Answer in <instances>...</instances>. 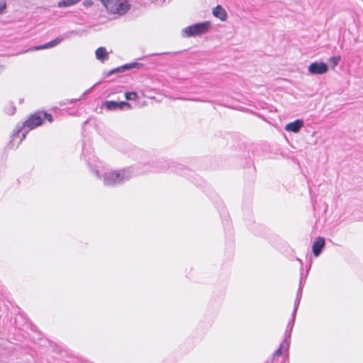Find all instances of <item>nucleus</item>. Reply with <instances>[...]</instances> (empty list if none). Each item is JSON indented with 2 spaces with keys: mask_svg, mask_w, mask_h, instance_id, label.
Masks as SVG:
<instances>
[{
  "mask_svg": "<svg viewBox=\"0 0 363 363\" xmlns=\"http://www.w3.org/2000/svg\"><path fill=\"white\" fill-rule=\"evenodd\" d=\"M43 118L48 120L50 123L53 121L51 114L48 113L36 112L31 115L28 120L23 123L18 124L11 135V143L18 138L21 133H22V136L18 142L19 144L23 139H25L28 130L34 129L43 123Z\"/></svg>",
  "mask_w": 363,
  "mask_h": 363,
  "instance_id": "f257e3e1",
  "label": "nucleus"
},
{
  "mask_svg": "<svg viewBox=\"0 0 363 363\" xmlns=\"http://www.w3.org/2000/svg\"><path fill=\"white\" fill-rule=\"evenodd\" d=\"M110 14L122 16L130 9L131 5L128 0H99Z\"/></svg>",
  "mask_w": 363,
  "mask_h": 363,
  "instance_id": "f03ea898",
  "label": "nucleus"
},
{
  "mask_svg": "<svg viewBox=\"0 0 363 363\" xmlns=\"http://www.w3.org/2000/svg\"><path fill=\"white\" fill-rule=\"evenodd\" d=\"M131 177L132 174L129 169H121L105 172L103 175V181L104 184L106 186H113L121 184Z\"/></svg>",
  "mask_w": 363,
  "mask_h": 363,
  "instance_id": "7ed1b4c3",
  "label": "nucleus"
},
{
  "mask_svg": "<svg viewBox=\"0 0 363 363\" xmlns=\"http://www.w3.org/2000/svg\"><path fill=\"white\" fill-rule=\"evenodd\" d=\"M86 30H72L70 31H68L67 33H63L62 35L56 38L55 39L51 40L49 43H47L43 45L36 46L33 48H31L30 50H38L42 49H48L52 47H55V45H58L60 43H61L63 40L67 39L74 36H82L83 34L86 33Z\"/></svg>",
  "mask_w": 363,
  "mask_h": 363,
  "instance_id": "20e7f679",
  "label": "nucleus"
},
{
  "mask_svg": "<svg viewBox=\"0 0 363 363\" xmlns=\"http://www.w3.org/2000/svg\"><path fill=\"white\" fill-rule=\"evenodd\" d=\"M211 24H193L182 30V35L184 38L194 37L207 33Z\"/></svg>",
  "mask_w": 363,
  "mask_h": 363,
  "instance_id": "39448f33",
  "label": "nucleus"
},
{
  "mask_svg": "<svg viewBox=\"0 0 363 363\" xmlns=\"http://www.w3.org/2000/svg\"><path fill=\"white\" fill-rule=\"evenodd\" d=\"M102 106L108 111L128 110L131 108V105L126 101H105L102 103Z\"/></svg>",
  "mask_w": 363,
  "mask_h": 363,
  "instance_id": "423d86ee",
  "label": "nucleus"
},
{
  "mask_svg": "<svg viewBox=\"0 0 363 363\" xmlns=\"http://www.w3.org/2000/svg\"><path fill=\"white\" fill-rule=\"evenodd\" d=\"M142 66H143V64L138 63V62H133V63L125 64L121 67L114 68L107 72H104V78H106L113 74L124 72L127 70H129V69H131L133 68H139Z\"/></svg>",
  "mask_w": 363,
  "mask_h": 363,
  "instance_id": "0eeeda50",
  "label": "nucleus"
},
{
  "mask_svg": "<svg viewBox=\"0 0 363 363\" xmlns=\"http://www.w3.org/2000/svg\"><path fill=\"white\" fill-rule=\"evenodd\" d=\"M328 65L322 62H315L308 67V72L312 74H323L328 72Z\"/></svg>",
  "mask_w": 363,
  "mask_h": 363,
  "instance_id": "6e6552de",
  "label": "nucleus"
},
{
  "mask_svg": "<svg viewBox=\"0 0 363 363\" xmlns=\"http://www.w3.org/2000/svg\"><path fill=\"white\" fill-rule=\"evenodd\" d=\"M295 319H296V315L293 316V313H292L291 319L289 321V323L286 325V329L285 333H284L285 343H286L287 350L289 347L290 338H291V335L292 329L294 325Z\"/></svg>",
  "mask_w": 363,
  "mask_h": 363,
  "instance_id": "1a4fd4ad",
  "label": "nucleus"
},
{
  "mask_svg": "<svg viewBox=\"0 0 363 363\" xmlns=\"http://www.w3.org/2000/svg\"><path fill=\"white\" fill-rule=\"evenodd\" d=\"M295 319H296V315L293 316V313H292L291 319L289 321V323L286 325V329L285 333H284L285 343H286L287 350L289 347L290 338H291V335L292 329L294 325Z\"/></svg>",
  "mask_w": 363,
  "mask_h": 363,
  "instance_id": "9d476101",
  "label": "nucleus"
},
{
  "mask_svg": "<svg viewBox=\"0 0 363 363\" xmlns=\"http://www.w3.org/2000/svg\"><path fill=\"white\" fill-rule=\"evenodd\" d=\"M325 246V239L321 237H318L315 240L313 245V253L315 257H318L322 252Z\"/></svg>",
  "mask_w": 363,
  "mask_h": 363,
  "instance_id": "9b49d317",
  "label": "nucleus"
},
{
  "mask_svg": "<svg viewBox=\"0 0 363 363\" xmlns=\"http://www.w3.org/2000/svg\"><path fill=\"white\" fill-rule=\"evenodd\" d=\"M303 125V121L302 120L298 119L291 123H288L286 125L285 129L287 131L298 133Z\"/></svg>",
  "mask_w": 363,
  "mask_h": 363,
  "instance_id": "f8f14e48",
  "label": "nucleus"
},
{
  "mask_svg": "<svg viewBox=\"0 0 363 363\" xmlns=\"http://www.w3.org/2000/svg\"><path fill=\"white\" fill-rule=\"evenodd\" d=\"M213 15L220 20L225 21L227 19V13L225 10L220 5L216 6L212 11Z\"/></svg>",
  "mask_w": 363,
  "mask_h": 363,
  "instance_id": "ddd939ff",
  "label": "nucleus"
},
{
  "mask_svg": "<svg viewBox=\"0 0 363 363\" xmlns=\"http://www.w3.org/2000/svg\"><path fill=\"white\" fill-rule=\"evenodd\" d=\"M95 55L96 58L101 62H104L105 61L108 60L109 57V54L104 47H100L97 48L95 52Z\"/></svg>",
  "mask_w": 363,
  "mask_h": 363,
  "instance_id": "4468645a",
  "label": "nucleus"
},
{
  "mask_svg": "<svg viewBox=\"0 0 363 363\" xmlns=\"http://www.w3.org/2000/svg\"><path fill=\"white\" fill-rule=\"evenodd\" d=\"M174 162H169L167 160H160L156 163V167H155V171L156 172H164L168 170L172 167L171 164Z\"/></svg>",
  "mask_w": 363,
  "mask_h": 363,
  "instance_id": "2eb2a0df",
  "label": "nucleus"
},
{
  "mask_svg": "<svg viewBox=\"0 0 363 363\" xmlns=\"http://www.w3.org/2000/svg\"><path fill=\"white\" fill-rule=\"evenodd\" d=\"M81 0H62L58 2V6L59 7H69L71 6H73L78 2H79Z\"/></svg>",
  "mask_w": 363,
  "mask_h": 363,
  "instance_id": "dca6fc26",
  "label": "nucleus"
},
{
  "mask_svg": "<svg viewBox=\"0 0 363 363\" xmlns=\"http://www.w3.org/2000/svg\"><path fill=\"white\" fill-rule=\"evenodd\" d=\"M125 97L126 100L133 101V100H135L138 98V94L135 91L125 92Z\"/></svg>",
  "mask_w": 363,
  "mask_h": 363,
  "instance_id": "f3484780",
  "label": "nucleus"
},
{
  "mask_svg": "<svg viewBox=\"0 0 363 363\" xmlns=\"http://www.w3.org/2000/svg\"><path fill=\"white\" fill-rule=\"evenodd\" d=\"M6 112L9 116H12L16 113V107L13 103L9 104V106L6 108Z\"/></svg>",
  "mask_w": 363,
  "mask_h": 363,
  "instance_id": "a211bd4d",
  "label": "nucleus"
},
{
  "mask_svg": "<svg viewBox=\"0 0 363 363\" xmlns=\"http://www.w3.org/2000/svg\"><path fill=\"white\" fill-rule=\"evenodd\" d=\"M340 61V56L332 57L329 59V62L332 65L333 67H335V66H337Z\"/></svg>",
  "mask_w": 363,
  "mask_h": 363,
  "instance_id": "6ab92c4d",
  "label": "nucleus"
},
{
  "mask_svg": "<svg viewBox=\"0 0 363 363\" xmlns=\"http://www.w3.org/2000/svg\"><path fill=\"white\" fill-rule=\"evenodd\" d=\"M285 346L286 347V343H285V340H284V342L280 345L279 347L274 352V355H277V356L281 355V354H282V349Z\"/></svg>",
  "mask_w": 363,
  "mask_h": 363,
  "instance_id": "aec40b11",
  "label": "nucleus"
},
{
  "mask_svg": "<svg viewBox=\"0 0 363 363\" xmlns=\"http://www.w3.org/2000/svg\"><path fill=\"white\" fill-rule=\"evenodd\" d=\"M301 299H299V297H296L294 301V307L293 310V316L296 315V312L300 303Z\"/></svg>",
  "mask_w": 363,
  "mask_h": 363,
  "instance_id": "412c9836",
  "label": "nucleus"
},
{
  "mask_svg": "<svg viewBox=\"0 0 363 363\" xmlns=\"http://www.w3.org/2000/svg\"><path fill=\"white\" fill-rule=\"evenodd\" d=\"M303 286V284L302 282V277H301V279H300V282H299V287H298L297 294H296V297H299V299L301 298Z\"/></svg>",
  "mask_w": 363,
  "mask_h": 363,
  "instance_id": "4be33fe9",
  "label": "nucleus"
},
{
  "mask_svg": "<svg viewBox=\"0 0 363 363\" xmlns=\"http://www.w3.org/2000/svg\"><path fill=\"white\" fill-rule=\"evenodd\" d=\"M6 8V3L4 0L0 1V14L4 12Z\"/></svg>",
  "mask_w": 363,
  "mask_h": 363,
  "instance_id": "5701e85b",
  "label": "nucleus"
},
{
  "mask_svg": "<svg viewBox=\"0 0 363 363\" xmlns=\"http://www.w3.org/2000/svg\"><path fill=\"white\" fill-rule=\"evenodd\" d=\"M92 172H93L96 176H97L98 177H99V170L92 169Z\"/></svg>",
  "mask_w": 363,
  "mask_h": 363,
  "instance_id": "b1692460",
  "label": "nucleus"
},
{
  "mask_svg": "<svg viewBox=\"0 0 363 363\" xmlns=\"http://www.w3.org/2000/svg\"><path fill=\"white\" fill-rule=\"evenodd\" d=\"M202 23H210V22H209V21H203Z\"/></svg>",
  "mask_w": 363,
  "mask_h": 363,
  "instance_id": "393cba45",
  "label": "nucleus"
}]
</instances>
